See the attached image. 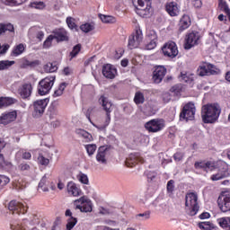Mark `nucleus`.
<instances>
[{"label":"nucleus","instance_id":"obj_56","mask_svg":"<svg viewBox=\"0 0 230 230\" xmlns=\"http://www.w3.org/2000/svg\"><path fill=\"white\" fill-rule=\"evenodd\" d=\"M196 170H206V163L204 162H196L194 164Z\"/></svg>","mask_w":230,"mask_h":230},{"label":"nucleus","instance_id":"obj_32","mask_svg":"<svg viewBox=\"0 0 230 230\" xmlns=\"http://www.w3.org/2000/svg\"><path fill=\"white\" fill-rule=\"evenodd\" d=\"M134 102L136 105H141L145 103V94H143L141 92H137L135 93Z\"/></svg>","mask_w":230,"mask_h":230},{"label":"nucleus","instance_id":"obj_35","mask_svg":"<svg viewBox=\"0 0 230 230\" xmlns=\"http://www.w3.org/2000/svg\"><path fill=\"white\" fill-rule=\"evenodd\" d=\"M80 30L84 31V33H89V31H93L94 30V22H86L80 26Z\"/></svg>","mask_w":230,"mask_h":230},{"label":"nucleus","instance_id":"obj_51","mask_svg":"<svg viewBox=\"0 0 230 230\" xmlns=\"http://www.w3.org/2000/svg\"><path fill=\"white\" fill-rule=\"evenodd\" d=\"M174 190H175V181L170 180L167 182V192L172 194L173 193Z\"/></svg>","mask_w":230,"mask_h":230},{"label":"nucleus","instance_id":"obj_9","mask_svg":"<svg viewBox=\"0 0 230 230\" xmlns=\"http://www.w3.org/2000/svg\"><path fill=\"white\" fill-rule=\"evenodd\" d=\"M199 40H200V34L198 31H192L188 33L185 36V49H191L194 46L199 44Z\"/></svg>","mask_w":230,"mask_h":230},{"label":"nucleus","instance_id":"obj_17","mask_svg":"<svg viewBox=\"0 0 230 230\" xmlns=\"http://www.w3.org/2000/svg\"><path fill=\"white\" fill-rule=\"evenodd\" d=\"M165 11L171 17H177L181 13V5L176 2H168L165 4Z\"/></svg>","mask_w":230,"mask_h":230},{"label":"nucleus","instance_id":"obj_39","mask_svg":"<svg viewBox=\"0 0 230 230\" xmlns=\"http://www.w3.org/2000/svg\"><path fill=\"white\" fill-rule=\"evenodd\" d=\"M181 82H184L185 84H191L193 82V75H188L187 74H181L180 76Z\"/></svg>","mask_w":230,"mask_h":230},{"label":"nucleus","instance_id":"obj_37","mask_svg":"<svg viewBox=\"0 0 230 230\" xmlns=\"http://www.w3.org/2000/svg\"><path fill=\"white\" fill-rule=\"evenodd\" d=\"M227 177V171L219 172L217 174L211 176V181H220Z\"/></svg>","mask_w":230,"mask_h":230},{"label":"nucleus","instance_id":"obj_53","mask_svg":"<svg viewBox=\"0 0 230 230\" xmlns=\"http://www.w3.org/2000/svg\"><path fill=\"white\" fill-rule=\"evenodd\" d=\"M12 164L10 162L4 160V156L0 155V168H4V166H10Z\"/></svg>","mask_w":230,"mask_h":230},{"label":"nucleus","instance_id":"obj_16","mask_svg":"<svg viewBox=\"0 0 230 230\" xmlns=\"http://www.w3.org/2000/svg\"><path fill=\"white\" fill-rule=\"evenodd\" d=\"M164 76H166V68L163 66H155L153 72V82L155 84H161Z\"/></svg>","mask_w":230,"mask_h":230},{"label":"nucleus","instance_id":"obj_31","mask_svg":"<svg viewBox=\"0 0 230 230\" xmlns=\"http://www.w3.org/2000/svg\"><path fill=\"white\" fill-rule=\"evenodd\" d=\"M99 19H101L102 22H104V24H112V22H115L116 18L111 15H105L99 13Z\"/></svg>","mask_w":230,"mask_h":230},{"label":"nucleus","instance_id":"obj_19","mask_svg":"<svg viewBox=\"0 0 230 230\" xmlns=\"http://www.w3.org/2000/svg\"><path fill=\"white\" fill-rule=\"evenodd\" d=\"M17 119V111H9L0 116V125H8Z\"/></svg>","mask_w":230,"mask_h":230},{"label":"nucleus","instance_id":"obj_50","mask_svg":"<svg viewBox=\"0 0 230 230\" xmlns=\"http://www.w3.org/2000/svg\"><path fill=\"white\" fill-rule=\"evenodd\" d=\"M85 150L88 155H93L94 152H96V145H86Z\"/></svg>","mask_w":230,"mask_h":230},{"label":"nucleus","instance_id":"obj_24","mask_svg":"<svg viewBox=\"0 0 230 230\" xmlns=\"http://www.w3.org/2000/svg\"><path fill=\"white\" fill-rule=\"evenodd\" d=\"M191 26V19L190 15L184 14L179 22V31H184V30H188Z\"/></svg>","mask_w":230,"mask_h":230},{"label":"nucleus","instance_id":"obj_12","mask_svg":"<svg viewBox=\"0 0 230 230\" xmlns=\"http://www.w3.org/2000/svg\"><path fill=\"white\" fill-rule=\"evenodd\" d=\"M79 202L82 205H76V209H80L81 213H91L93 211V202L85 197H81L79 199L75 201Z\"/></svg>","mask_w":230,"mask_h":230},{"label":"nucleus","instance_id":"obj_45","mask_svg":"<svg viewBox=\"0 0 230 230\" xmlns=\"http://www.w3.org/2000/svg\"><path fill=\"white\" fill-rule=\"evenodd\" d=\"M219 9L221 10V12H224L225 13L230 11L227 2L222 0L219 1Z\"/></svg>","mask_w":230,"mask_h":230},{"label":"nucleus","instance_id":"obj_21","mask_svg":"<svg viewBox=\"0 0 230 230\" xmlns=\"http://www.w3.org/2000/svg\"><path fill=\"white\" fill-rule=\"evenodd\" d=\"M33 86H31V84H24L19 88L18 93L23 100H26V98H30L31 96Z\"/></svg>","mask_w":230,"mask_h":230},{"label":"nucleus","instance_id":"obj_20","mask_svg":"<svg viewBox=\"0 0 230 230\" xmlns=\"http://www.w3.org/2000/svg\"><path fill=\"white\" fill-rule=\"evenodd\" d=\"M102 75L105 78L112 80L116 77V67L111 64H106L102 66Z\"/></svg>","mask_w":230,"mask_h":230},{"label":"nucleus","instance_id":"obj_34","mask_svg":"<svg viewBox=\"0 0 230 230\" xmlns=\"http://www.w3.org/2000/svg\"><path fill=\"white\" fill-rule=\"evenodd\" d=\"M6 31H13V25L12 23H0V35L6 33Z\"/></svg>","mask_w":230,"mask_h":230},{"label":"nucleus","instance_id":"obj_60","mask_svg":"<svg viewBox=\"0 0 230 230\" xmlns=\"http://www.w3.org/2000/svg\"><path fill=\"white\" fill-rule=\"evenodd\" d=\"M183 157H184V153H181V152H178L173 155V159L176 162L182 161Z\"/></svg>","mask_w":230,"mask_h":230},{"label":"nucleus","instance_id":"obj_8","mask_svg":"<svg viewBox=\"0 0 230 230\" xmlns=\"http://www.w3.org/2000/svg\"><path fill=\"white\" fill-rule=\"evenodd\" d=\"M162 51L164 57H168L169 58H175V57L179 55V49L177 48V44L173 41L165 43L162 48Z\"/></svg>","mask_w":230,"mask_h":230},{"label":"nucleus","instance_id":"obj_4","mask_svg":"<svg viewBox=\"0 0 230 230\" xmlns=\"http://www.w3.org/2000/svg\"><path fill=\"white\" fill-rule=\"evenodd\" d=\"M55 84V76H47L40 80L38 84V93L40 96H46Z\"/></svg>","mask_w":230,"mask_h":230},{"label":"nucleus","instance_id":"obj_64","mask_svg":"<svg viewBox=\"0 0 230 230\" xmlns=\"http://www.w3.org/2000/svg\"><path fill=\"white\" fill-rule=\"evenodd\" d=\"M192 4L195 8H200L202 6V0H192Z\"/></svg>","mask_w":230,"mask_h":230},{"label":"nucleus","instance_id":"obj_26","mask_svg":"<svg viewBox=\"0 0 230 230\" xmlns=\"http://www.w3.org/2000/svg\"><path fill=\"white\" fill-rule=\"evenodd\" d=\"M17 102V99L12 97H0V109L3 107H10Z\"/></svg>","mask_w":230,"mask_h":230},{"label":"nucleus","instance_id":"obj_57","mask_svg":"<svg viewBox=\"0 0 230 230\" xmlns=\"http://www.w3.org/2000/svg\"><path fill=\"white\" fill-rule=\"evenodd\" d=\"M162 100L164 103H168L172 100V94L170 93H163Z\"/></svg>","mask_w":230,"mask_h":230},{"label":"nucleus","instance_id":"obj_48","mask_svg":"<svg viewBox=\"0 0 230 230\" xmlns=\"http://www.w3.org/2000/svg\"><path fill=\"white\" fill-rule=\"evenodd\" d=\"M38 163L39 164H41V166H48V164H49V159L44 157L42 155H40L38 156Z\"/></svg>","mask_w":230,"mask_h":230},{"label":"nucleus","instance_id":"obj_46","mask_svg":"<svg viewBox=\"0 0 230 230\" xmlns=\"http://www.w3.org/2000/svg\"><path fill=\"white\" fill-rule=\"evenodd\" d=\"M77 179L79 182H82V184H89V178L83 172H79Z\"/></svg>","mask_w":230,"mask_h":230},{"label":"nucleus","instance_id":"obj_14","mask_svg":"<svg viewBox=\"0 0 230 230\" xmlns=\"http://www.w3.org/2000/svg\"><path fill=\"white\" fill-rule=\"evenodd\" d=\"M137 163H140L141 164L145 163V158H143L139 153L130 154L125 161V164L128 168H134Z\"/></svg>","mask_w":230,"mask_h":230},{"label":"nucleus","instance_id":"obj_38","mask_svg":"<svg viewBox=\"0 0 230 230\" xmlns=\"http://www.w3.org/2000/svg\"><path fill=\"white\" fill-rule=\"evenodd\" d=\"M26 0H2V3L8 6H15L17 4H22Z\"/></svg>","mask_w":230,"mask_h":230},{"label":"nucleus","instance_id":"obj_49","mask_svg":"<svg viewBox=\"0 0 230 230\" xmlns=\"http://www.w3.org/2000/svg\"><path fill=\"white\" fill-rule=\"evenodd\" d=\"M57 114H58V110H57L55 106H50L49 108V116L50 119H53L54 118H56Z\"/></svg>","mask_w":230,"mask_h":230},{"label":"nucleus","instance_id":"obj_11","mask_svg":"<svg viewBox=\"0 0 230 230\" xmlns=\"http://www.w3.org/2000/svg\"><path fill=\"white\" fill-rule=\"evenodd\" d=\"M146 40V44L145 47L146 49L150 50V49H155V48H157L158 39H157V32H155V31L154 30L147 31Z\"/></svg>","mask_w":230,"mask_h":230},{"label":"nucleus","instance_id":"obj_5","mask_svg":"<svg viewBox=\"0 0 230 230\" xmlns=\"http://www.w3.org/2000/svg\"><path fill=\"white\" fill-rule=\"evenodd\" d=\"M195 104L189 102L184 107L180 114V119H185V121H191L195 119Z\"/></svg>","mask_w":230,"mask_h":230},{"label":"nucleus","instance_id":"obj_18","mask_svg":"<svg viewBox=\"0 0 230 230\" xmlns=\"http://www.w3.org/2000/svg\"><path fill=\"white\" fill-rule=\"evenodd\" d=\"M107 152H109V146H101L96 155V161L100 164H107Z\"/></svg>","mask_w":230,"mask_h":230},{"label":"nucleus","instance_id":"obj_7","mask_svg":"<svg viewBox=\"0 0 230 230\" xmlns=\"http://www.w3.org/2000/svg\"><path fill=\"white\" fill-rule=\"evenodd\" d=\"M218 73H220V70L209 63H205L198 68L199 76H209V75H218Z\"/></svg>","mask_w":230,"mask_h":230},{"label":"nucleus","instance_id":"obj_23","mask_svg":"<svg viewBox=\"0 0 230 230\" xmlns=\"http://www.w3.org/2000/svg\"><path fill=\"white\" fill-rule=\"evenodd\" d=\"M66 190L69 195H73V197H79V195H82V190L76 186V183L73 181L67 183Z\"/></svg>","mask_w":230,"mask_h":230},{"label":"nucleus","instance_id":"obj_44","mask_svg":"<svg viewBox=\"0 0 230 230\" xmlns=\"http://www.w3.org/2000/svg\"><path fill=\"white\" fill-rule=\"evenodd\" d=\"M55 39L53 38V34H51V35H49L47 39H46V40L44 41V43H43V48L45 49H48L49 48H51V44H53V40H54Z\"/></svg>","mask_w":230,"mask_h":230},{"label":"nucleus","instance_id":"obj_22","mask_svg":"<svg viewBox=\"0 0 230 230\" xmlns=\"http://www.w3.org/2000/svg\"><path fill=\"white\" fill-rule=\"evenodd\" d=\"M52 35L53 39H55L57 42H64L66 40H69L66 29H56Z\"/></svg>","mask_w":230,"mask_h":230},{"label":"nucleus","instance_id":"obj_63","mask_svg":"<svg viewBox=\"0 0 230 230\" xmlns=\"http://www.w3.org/2000/svg\"><path fill=\"white\" fill-rule=\"evenodd\" d=\"M46 182H48V178H46V176H44V177L40 180L38 188H39V189L44 188V186H46Z\"/></svg>","mask_w":230,"mask_h":230},{"label":"nucleus","instance_id":"obj_55","mask_svg":"<svg viewBox=\"0 0 230 230\" xmlns=\"http://www.w3.org/2000/svg\"><path fill=\"white\" fill-rule=\"evenodd\" d=\"M19 170L21 172H30V164H26V163H22L19 166H18Z\"/></svg>","mask_w":230,"mask_h":230},{"label":"nucleus","instance_id":"obj_3","mask_svg":"<svg viewBox=\"0 0 230 230\" xmlns=\"http://www.w3.org/2000/svg\"><path fill=\"white\" fill-rule=\"evenodd\" d=\"M146 130L149 132V134H156L157 132H161L164 130L166 127V122L163 119H153L144 125Z\"/></svg>","mask_w":230,"mask_h":230},{"label":"nucleus","instance_id":"obj_41","mask_svg":"<svg viewBox=\"0 0 230 230\" xmlns=\"http://www.w3.org/2000/svg\"><path fill=\"white\" fill-rule=\"evenodd\" d=\"M31 8H35V10H44L46 8V4L44 2H32L30 4Z\"/></svg>","mask_w":230,"mask_h":230},{"label":"nucleus","instance_id":"obj_27","mask_svg":"<svg viewBox=\"0 0 230 230\" xmlns=\"http://www.w3.org/2000/svg\"><path fill=\"white\" fill-rule=\"evenodd\" d=\"M75 133L77 136H80V137L84 138L85 143H91V141H93V135L84 129L78 128L75 130Z\"/></svg>","mask_w":230,"mask_h":230},{"label":"nucleus","instance_id":"obj_47","mask_svg":"<svg viewBox=\"0 0 230 230\" xmlns=\"http://www.w3.org/2000/svg\"><path fill=\"white\" fill-rule=\"evenodd\" d=\"M137 220H148L150 218V211H146L144 213L137 214L136 216Z\"/></svg>","mask_w":230,"mask_h":230},{"label":"nucleus","instance_id":"obj_30","mask_svg":"<svg viewBox=\"0 0 230 230\" xmlns=\"http://www.w3.org/2000/svg\"><path fill=\"white\" fill-rule=\"evenodd\" d=\"M151 4H146V8H140L137 10V13L140 15V17H149L152 13V6Z\"/></svg>","mask_w":230,"mask_h":230},{"label":"nucleus","instance_id":"obj_6","mask_svg":"<svg viewBox=\"0 0 230 230\" xmlns=\"http://www.w3.org/2000/svg\"><path fill=\"white\" fill-rule=\"evenodd\" d=\"M217 204L223 213L230 211V191L222 192L217 199Z\"/></svg>","mask_w":230,"mask_h":230},{"label":"nucleus","instance_id":"obj_42","mask_svg":"<svg viewBox=\"0 0 230 230\" xmlns=\"http://www.w3.org/2000/svg\"><path fill=\"white\" fill-rule=\"evenodd\" d=\"M78 223V219H76L74 217H71L70 218L67 219V224H66V230H71L76 224Z\"/></svg>","mask_w":230,"mask_h":230},{"label":"nucleus","instance_id":"obj_15","mask_svg":"<svg viewBox=\"0 0 230 230\" xmlns=\"http://www.w3.org/2000/svg\"><path fill=\"white\" fill-rule=\"evenodd\" d=\"M46 107H48V101L46 99L35 101L33 103L34 116L39 118L43 115L46 111Z\"/></svg>","mask_w":230,"mask_h":230},{"label":"nucleus","instance_id":"obj_52","mask_svg":"<svg viewBox=\"0 0 230 230\" xmlns=\"http://www.w3.org/2000/svg\"><path fill=\"white\" fill-rule=\"evenodd\" d=\"M66 24L70 30H76V23H75V20L73 18L67 17Z\"/></svg>","mask_w":230,"mask_h":230},{"label":"nucleus","instance_id":"obj_36","mask_svg":"<svg viewBox=\"0 0 230 230\" xmlns=\"http://www.w3.org/2000/svg\"><path fill=\"white\" fill-rule=\"evenodd\" d=\"M199 229L211 230V229H215V225H213V223H211L209 221L200 222V223H199Z\"/></svg>","mask_w":230,"mask_h":230},{"label":"nucleus","instance_id":"obj_10","mask_svg":"<svg viewBox=\"0 0 230 230\" xmlns=\"http://www.w3.org/2000/svg\"><path fill=\"white\" fill-rule=\"evenodd\" d=\"M8 209L13 215H26L28 208L17 200H12L8 204Z\"/></svg>","mask_w":230,"mask_h":230},{"label":"nucleus","instance_id":"obj_29","mask_svg":"<svg viewBox=\"0 0 230 230\" xmlns=\"http://www.w3.org/2000/svg\"><path fill=\"white\" fill-rule=\"evenodd\" d=\"M93 111H94V107H90L87 109V111L85 112V116H86L87 119L90 121V123H92V125H93V127H95L96 128H99V130H105V128H107V125H109V123L105 124L104 126H96L91 120V115L93 114Z\"/></svg>","mask_w":230,"mask_h":230},{"label":"nucleus","instance_id":"obj_43","mask_svg":"<svg viewBox=\"0 0 230 230\" xmlns=\"http://www.w3.org/2000/svg\"><path fill=\"white\" fill-rule=\"evenodd\" d=\"M82 49V46L80 44L75 45L73 48V50L70 52V60H73V58H75V57H76V55H78L80 53V50Z\"/></svg>","mask_w":230,"mask_h":230},{"label":"nucleus","instance_id":"obj_33","mask_svg":"<svg viewBox=\"0 0 230 230\" xmlns=\"http://www.w3.org/2000/svg\"><path fill=\"white\" fill-rule=\"evenodd\" d=\"M15 64V61H10V60H2L0 61V71H4L6 69H10L12 66Z\"/></svg>","mask_w":230,"mask_h":230},{"label":"nucleus","instance_id":"obj_13","mask_svg":"<svg viewBox=\"0 0 230 230\" xmlns=\"http://www.w3.org/2000/svg\"><path fill=\"white\" fill-rule=\"evenodd\" d=\"M143 41V32L141 31H137L131 36H129L128 48L129 49H134L141 44Z\"/></svg>","mask_w":230,"mask_h":230},{"label":"nucleus","instance_id":"obj_1","mask_svg":"<svg viewBox=\"0 0 230 230\" xmlns=\"http://www.w3.org/2000/svg\"><path fill=\"white\" fill-rule=\"evenodd\" d=\"M222 108L219 103H208L201 108V118L203 123H215L220 118Z\"/></svg>","mask_w":230,"mask_h":230},{"label":"nucleus","instance_id":"obj_54","mask_svg":"<svg viewBox=\"0 0 230 230\" xmlns=\"http://www.w3.org/2000/svg\"><path fill=\"white\" fill-rule=\"evenodd\" d=\"M10 182V178L5 175H0V186H6Z\"/></svg>","mask_w":230,"mask_h":230},{"label":"nucleus","instance_id":"obj_59","mask_svg":"<svg viewBox=\"0 0 230 230\" xmlns=\"http://www.w3.org/2000/svg\"><path fill=\"white\" fill-rule=\"evenodd\" d=\"M10 49V45L4 44V45H0V55H4L6 51Z\"/></svg>","mask_w":230,"mask_h":230},{"label":"nucleus","instance_id":"obj_62","mask_svg":"<svg viewBox=\"0 0 230 230\" xmlns=\"http://www.w3.org/2000/svg\"><path fill=\"white\" fill-rule=\"evenodd\" d=\"M25 64L29 66V67H36V66H39L40 62L39 60L26 61Z\"/></svg>","mask_w":230,"mask_h":230},{"label":"nucleus","instance_id":"obj_40","mask_svg":"<svg viewBox=\"0 0 230 230\" xmlns=\"http://www.w3.org/2000/svg\"><path fill=\"white\" fill-rule=\"evenodd\" d=\"M43 69L45 73H55V71H57L58 67L56 66V65H53V63H49L44 66Z\"/></svg>","mask_w":230,"mask_h":230},{"label":"nucleus","instance_id":"obj_25","mask_svg":"<svg viewBox=\"0 0 230 230\" xmlns=\"http://www.w3.org/2000/svg\"><path fill=\"white\" fill-rule=\"evenodd\" d=\"M99 102L102 105L104 111L109 114L112 111V102H109L105 96H101L99 99Z\"/></svg>","mask_w":230,"mask_h":230},{"label":"nucleus","instance_id":"obj_58","mask_svg":"<svg viewBox=\"0 0 230 230\" xmlns=\"http://www.w3.org/2000/svg\"><path fill=\"white\" fill-rule=\"evenodd\" d=\"M208 170H215V163L213 162H207L205 163V172H208Z\"/></svg>","mask_w":230,"mask_h":230},{"label":"nucleus","instance_id":"obj_2","mask_svg":"<svg viewBox=\"0 0 230 230\" xmlns=\"http://www.w3.org/2000/svg\"><path fill=\"white\" fill-rule=\"evenodd\" d=\"M199 195L195 192H189L185 196V209L189 211L190 217H195L199 213Z\"/></svg>","mask_w":230,"mask_h":230},{"label":"nucleus","instance_id":"obj_61","mask_svg":"<svg viewBox=\"0 0 230 230\" xmlns=\"http://www.w3.org/2000/svg\"><path fill=\"white\" fill-rule=\"evenodd\" d=\"M181 86L174 85L171 88V93H174V94H176V96H177V95L181 94Z\"/></svg>","mask_w":230,"mask_h":230},{"label":"nucleus","instance_id":"obj_28","mask_svg":"<svg viewBox=\"0 0 230 230\" xmlns=\"http://www.w3.org/2000/svg\"><path fill=\"white\" fill-rule=\"evenodd\" d=\"M26 49V46L24 44L20 43L13 47L11 57H19L20 55H22L24 53V50Z\"/></svg>","mask_w":230,"mask_h":230}]
</instances>
